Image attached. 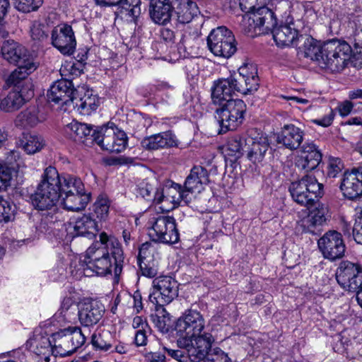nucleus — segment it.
Returning <instances> with one entry per match:
<instances>
[{
  "instance_id": "1",
  "label": "nucleus",
  "mask_w": 362,
  "mask_h": 362,
  "mask_svg": "<svg viewBox=\"0 0 362 362\" xmlns=\"http://www.w3.org/2000/svg\"><path fill=\"white\" fill-rule=\"evenodd\" d=\"M175 329L179 336L177 346L185 350L187 358L192 362L202 361L214 341L211 334L202 333V315L196 310H189L177 320Z\"/></svg>"
},
{
  "instance_id": "2",
  "label": "nucleus",
  "mask_w": 362,
  "mask_h": 362,
  "mask_svg": "<svg viewBox=\"0 0 362 362\" xmlns=\"http://www.w3.org/2000/svg\"><path fill=\"white\" fill-rule=\"evenodd\" d=\"M83 191L84 185L79 178L72 176L60 177L57 169L49 166L42 175V180L32 197V202L36 208L45 210L55 206L61 197Z\"/></svg>"
},
{
  "instance_id": "3",
  "label": "nucleus",
  "mask_w": 362,
  "mask_h": 362,
  "mask_svg": "<svg viewBox=\"0 0 362 362\" xmlns=\"http://www.w3.org/2000/svg\"><path fill=\"white\" fill-rule=\"evenodd\" d=\"M284 5L288 7L287 3H283L276 6L275 11H272L268 7L261 6L245 14L240 22L243 30L251 36L267 33L276 25V20L274 15L281 13V8Z\"/></svg>"
},
{
  "instance_id": "4",
  "label": "nucleus",
  "mask_w": 362,
  "mask_h": 362,
  "mask_svg": "<svg viewBox=\"0 0 362 362\" xmlns=\"http://www.w3.org/2000/svg\"><path fill=\"white\" fill-rule=\"evenodd\" d=\"M351 47L345 42L329 41L322 45L320 66L331 71L342 70L350 58Z\"/></svg>"
},
{
  "instance_id": "5",
  "label": "nucleus",
  "mask_w": 362,
  "mask_h": 362,
  "mask_svg": "<svg viewBox=\"0 0 362 362\" xmlns=\"http://www.w3.org/2000/svg\"><path fill=\"white\" fill-rule=\"evenodd\" d=\"M322 187V184L317 182L315 177L308 174L300 180L293 182L289 187V191L294 202L300 205L308 206L321 196Z\"/></svg>"
},
{
  "instance_id": "6",
  "label": "nucleus",
  "mask_w": 362,
  "mask_h": 362,
  "mask_svg": "<svg viewBox=\"0 0 362 362\" xmlns=\"http://www.w3.org/2000/svg\"><path fill=\"white\" fill-rule=\"evenodd\" d=\"M216 110L221 131L234 130L240 125L244 119L246 105L242 100H229Z\"/></svg>"
},
{
  "instance_id": "7",
  "label": "nucleus",
  "mask_w": 362,
  "mask_h": 362,
  "mask_svg": "<svg viewBox=\"0 0 362 362\" xmlns=\"http://www.w3.org/2000/svg\"><path fill=\"white\" fill-rule=\"evenodd\" d=\"M207 45L216 56L228 59L236 50V42L233 33L224 26L213 29L207 37Z\"/></svg>"
},
{
  "instance_id": "8",
  "label": "nucleus",
  "mask_w": 362,
  "mask_h": 362,
  "mask_svg": "<svg viewBox=\"0 0 362 362\" xmlns=\"http://www.w3.org/2000/svg\"><path fill=\"white\" fill-rule=\"evenodd\" d=\"M85 340V336L79 327H69L61 330L52 336L55 355H70L81 346Z\"/></svg>"
},
{
  "instance_id": "9",
  "label": "nucleus",
  "mask_w": 362,
  "mask_h": 362,
  "mask_svg": "<svg viewBox=\"0 0 362 362\" xmlns=\"http://www.w3.org/2000/svg\"><path fill=\"white\" fill-rule=\"evenodd\" d=\"M94 141L103 150L111 153L122 151L127 145V136L123 131L112 126H103L93 132Z\"/></svg>"
},
{
  "instance_id": "10",
  "label": "nucleus",
  "mask_w": 362,
  "mask_h": 362,
  "mask_svg": "<svg viewBox=\"0 0 362 362\" xmlns=\"http://www.w3.org/2000/svg\"><path fill=\"white\" fill-rule=\"evenodd\" d=\"M148 235L154 242L164 244H173L179 240V233L175 220L172 216H159L153 218Z\"/></svg>"
},
{
  "instance_id": "11",
  "label": "nucleus",
  "mask_w": 362,
  "mask_h": 362,
  "mask_svg": "<svg viewBox=\"0 0 362 362\" xmlns=\"http://www.w3.org/2000/svg\"><path fill=\"white\" fill-rule=\"evenodd\" d=\"M181 190V186L176 183L166 185L160 191H158L154 197V202L160 204L163 211H170L176 208L181 200L186 204L192 201V196Z\"/></svg>"
},
{
  "instance_id": "12",
  "label": "nucleus",
  "mask_w": 362,
  "mask_h": 362,
  "mask_svg": "<svg viewBox=\"0 0 362 362\" xmlns=\"http://www.w3.org/2000/svg\"><path fill=\"white\" fill-rule=\"evenodd\" d=\"M153 292L150 295V300L159 306L170 303L177 296L178 285L170 276H160L153 281Z\"/></svg>"
},
{
  "instance_id": "13",
  "label": "nucleus",
  "mask_w": 362,
  "mask_h": 362,
  "mask_svg": "<svg viewBox=\"0 0 362 362\" xmlns=\"http://www.w3.org/2000/svg\"><path fill=\"white\" fill-rule=\"evenodd\" d=\"M336 279L344 289L356 291L362 285V269L357 264L343 261L337 270Z\"/></svg>"
},
{
  "instance_id": "14",
  "label": "nucleus",
  "mask_w": 362,
  "mask_h": 362,
  "mask_svg": "<svg viewBox=\"0 0 362 362\" xmlns=\"http://www.w3.org/2000/svg\"><path fill=\"white\" fill-rule=\"evenodd\" d=\"M318 247L324 257L330 260L342 257L345 252L342 235L336 230H329L320 238Z\"/></svg>"
},
{
  "instance_id": "15",
  "label": "nucleus",
  "mask_w": 362,
  "mask_h": 362,
  "mask_svg": "<svg viewBox=\"0 0 362 362\" xmlns=\"http://www.w3.org/2000/svg\"><path fill=\"white\" fill-rule=\"evenodd\" d=\"M52 44L64 54L74 53L76 41L71 25L59 24L51 33Z\"/></svg>"
},
{
  "instance_id": "16",
  "label": "nucleus",
  "mask_w": 362,
  "mask_h": 362,
  "mask_svg": "<svg viewBox=\"0 0 362 362\" xmlns=\"http://www.w3.org/2000/svg\"><path fill=\"white\" fill-rule=\"evenodd\" d=\"M340 190L343 195L354 199L362 195V167L346 170L341 179Z\"/></svg>"
},
{
  "instance_id": "17",
  "label": "nucleus",
  "mask_w": 362,
  "mask_h": 362,
  "mask_svg": "<svg viewBox=\"0 0 362 362\" xmlns=\"http://www.w3.org/2000/svg\"><path fill=\"white\" fill-rule=\"evenodd\" d=\"M6 79L8 86H14L22 93L26 92L27 98H31L33 95V86L28 76L35 69L34 63L17 66Z\"/></svg>"
},
{
  "instance_id": "18",
  "label": "nucleus",
  "mask_w": 362,
  "mask_h": 362,
  "mask_svg": "<svg viewBox=\"0 0 362 362\" xmlns=\"http://www.w3.org/2000/svg\"><path fill=\"white\" fill-rule=\"evenodd\" d=\"M239 76L235 79V87L237 92L246 95L257 90L259 78L257 69L252 64H246L239 69Z\"/></svg>"
},
{
  "instance_id": "19",
  "label": "nucleus",
  "mask_w": 362,
  "mask_h": 362,
  "mask_svg": "<svg viewBox=\"0 0 362 362\" xmlns=\"http://www.w3.org/2000/svg\"><path fill=\"white\" fill-rule=\"evenodd\" d=\"M308 214L299 222L303 231L315 233L316 229L327 221L328 209L326 205L317 202L311 204Z\"/></svg>"
},
{
  "instance_id": "20",
  "label": "nucleus",
  "mask_w": 362,
  "mask_h": 362,
  "mask_svg": "<svg viewBox=\"0 0 362 362\" xmlns=\"http://www.w3.org/2000/svg\"><path fill=\"white\" fill-rule=\"evenodd\" d=\"M3 57L11 64L16 66L33 63L31 55L27 49L13 40L5 41L1 47Z\"/></svg>"
},
{
  "instance_id": "21",
  "label": "nucleus",
  "mask_w": 362,
  "mask_h": 362,
  "mask_svg": "<svg viewBox=\"0 0 362 362\" xmlns=\"http://www.w3.org/2000/svg\"><path fill=\"white\" fill-rule=\"evenodd\" d=\"M322 160V153L311 143L304 144L300 148V154L296 160V165L307 172L316 168Z\"/></svg>"
},
{
  "instance_id": "22",
  "label": "nucleus",
  "mask_w": 362,
  "mask_h": 362,
  "mask_svg": "<svg viewBox=\"0 0 362 362\" xmlns=\"http://www.w3.org/2000/svg\"><path fill=\"white\" fill-rule=\"evenodd\" d=\"M103 312L104 308L99 302L84 301L79 304L78 319L84 326H91L99 322Z\"/></svg>"
},
{
  "instance_id": "23",
  "label": "nucleus",
  "mask_w": 362,
  "mask_h": 362,
  "mask_svg": "<svg viewBox=\"0 0 362 362\" xmlns=\"http://www.w3.org/2000/svg\"><path fill=\"white\" fill-rule=\"evenodd\" d=\"M209 175L206 170L201 166L194 167L187 177L185 182L184 192L189 193L188 197L192 196V199L194 197L193 194L199 193L204 186L209 183Z\"/></svg>"
},
{
  "instance_id": "24",
  "label": "nucleus",
  "mask_w": 362,
  "mask_h": 362,
  "mask_svg": "<svg viewBox=\"0 0 362 362\" xmlns=\"http://www.w3.org/2000/svg\"><path fill=\"white\" fill-rule=\"evenodd\" d=\"M90 259L89 267L99 275H105L110 273L112 264L109 253L105 251V247H100L96 250L90 248L88 251Z\"/></svg>"
},
{
  "instance_id": "25",
  "label": "nucleus",
  "mask_w": 362,
  "mask_h": 362,
  "mask_svg": "<svg viewBox=\"0 0 362 362\" xmlns=\"http://www.w3.org/2000/svg\"><path fill=\"white\" fill-rule=\"evenodd\" d=\"M173 10V0H151L149 13L156 23H168L171 19Z\"/></svg>"
},
{
  "instance_id": "26",
  "label": "nucleus",
  "mask_w": 362,
  "mask_h": 362,
  "mask_svg": "<svg viewBox=\"0 0 362 362\" xmlns=\"http://www.w3.org/2000/svg\"><path fill=\"white\" fill-rule=\"evenodd\" d=\"M273 38L279 47H288L297 40L298 33L292 23L272 28Z\"/></svg>"
},
{
  "instance_id": "27",
  "label": "nucleus",
  "mask_w": 362,
  "mask_h": 362,
  "mask_svg": "<svg viewBox=\"0 0 362 362\" xmlns=\"http://www.w3.org/2000/svg\"><path fill=\"white\" fill-rule=\"evenodd\" d=\"M235 80L234 78H226L219 80L213 89L211 98L214 104L221 105L224 104L231 98L235 93Z\"/></svg>"
},
{
  "instance_id": "28",
  "label": "nucleus",
  "mask_w": 362,
  "mask_h": 362,
  "mask_svg": "<svg viewBox=\"0 0 362 362\" xmlns=\"http://www.w3.org/2000/svg\"><path fill=\"white\" fill-rule=\"evenodd\" d=\"M303 139V132L293 124L285 125L278 136V142L289 149H296Z\"/></svg>"
},
{
  "instance_id": "29",
  "label": "nucleus",
  "mask_w": 362,
  "mask_h": 362,
  "mask_svg": "<svg viewBox=\"0 0 362 362\" xmlns=\"http://www.w3.org/2000/svg\"><path fill=\"white\" fill-rule=\"evenodd\" d=\"M173 4L177 20L180 23L191 22L199 12L197 4L192 0H173Z\"/></svg>"
},
{
  "instance_id": "30",
  "label": "nucleus",
  "mask_w": 362,
  "mask_h": 362,
  "mask_svg": "<svg viewBox=\"0 0 362 362\" xmlns=\"http://www.w3.org/2000/svg\"><path fill=\"white\" fill-rule=\"evenodd\" d=\"M73 93L70 81H59L51 86L47 97L49 101L56 103L62 101L66 104L69 101L73 100Z\"/></svg>"
},
{
  "instance_id": "31",
  "label": "nucleus",
  "mask_w": 362,
  "mask_h": 362,
  "mask_svg": "<svg viewBox=\"0 0 362 362\" xmlns=\"http://www.w3.org/2000/svg\"><path fill=\"white\" fill-rule=\"evenodd\" d=\"M66 230L72 237L86 234L93 235L98 230V226L89 216L83 215L77 218L74 223H69Z\"/></svg>"
},
{
  "instance_id": "32",
  "label": "nucleus",
  "mask_w": 362,
  "mask_h": 362,
  "mask_svg": "<svg viewBox=\"0 0 362 362\" xmlns=\"http://www.w3.org/2000/svg\"><path fill=\"white\" fill-rule=\"evenodd\" d=\"M141 145L148 150H157L165 147L177 146V141L171 132H167L144 139L141 141Z\"/></svg>"
},
{
  "instance_id": "33",
  "label": "nucleus",
  "mask_w": 362,
  "mask_h": 362,
  "mask_svg": "<svg viewBox=\"0 0 362 362\" xmlns=\"http://www.w3.org/2000/svg\"><path fill=\"white\" fill-rule=\"evenodd\" d=\"M45 119V114L40 112L38 107H30L18 114L16 122L18 126L29 128L36 126Z\"/></svg>"
},
{
  "instance_id": "34",
  "label": "nucleus",
  "mask_w": 362,
  "mask_h": 362,
  "mask_svg": "<svg viewBox=\"0 0 362 362\" xmlns=\"http://www.w3.org/2000/svg\"><path fill=\"white\" fill-rule=\"evenodd\" d=\"M90 195L86 191L61 197L59 202L64 209L69 211H80L85 209L90 202Z\"/></svg>"
},
{
  "instance_id": "35",
  "label": "nucleus",
  "mask_w": 362,
  "mask_h": 362,
  "mask_svg": "<svg viewBox=\"0 0 362 362\" xmlns=\"http://www.w3.org/2000/svg\"><path fill=\"white\" fill-rule=\"evenodd\" d=\"M65 131L71 137L78 141L83 143L88 141L90 143L94 141L92 136L93 132H92L90 126L86 124L74 121L66 126Z\"/></svg>"
},
{
  "instance_id": "36",
  "label": "nucleus",
  "mask_w": 362,
  "mask_h": 362,
  "mask_svg": "<svg viewBox=\"0 0 362 362\" xmlns=\"http://www.w3.org/2000/svg\"><path fill=\"white\" fill-rule=\"evenodd\" d=\"M18 147L23 148L28 154H34L40 151L45 146L43 138L36 134L24 133L17 142Z\"/></svg>"
},
{
  "instance_id": "37",
  "label": "nucleus",
  "mask_w": 362,
  "mask_h": 362,
  "mask_svg": "<svg viewBox=\"0 0 362 362\" xmlns=\"http://www.w3.org/2000/svg\"><path fill=\"white\" fill-rule=\"evenodd\" d=\"M250 143L251 145L247 153V158L254 163L261 162L269 148L267 138L260 137L257 141L250 139L247 141L248 145Z\"/></svg>"
},
{
  "instance_id": "38",
  "label": "nucleus",
  "mask_w": 362,
  "mask_h": 362,
  "mask_svg": "<svg viewBox=\"0 0 362 362\" xmlns=\"http://www.w3.org/2000/svg\"><path fill=\"white\" fill-rule=\"evenodd\" d=\"M29 99L26 97V92L11 91L6 98L1 100L0 108L6 112H12L20 108Z\"/></svg>"
},
{
  "instance_id": "39",
  "label": "nucleus",
  "mask_w": 362,
  "mask_h": 362,
  "mask_svg": "<svg viewBox=\"0 0 362 362\" xmlns=\"http://www.w3.org/2000/svg\"><path fill=\"white\" fill-rule=\"evenodd\" d=\"M98 103L99 100L96 95H93L92 91L88 90L76 105L78 106L81 114L88 115L98 107Z\"/></svg>"
},
{
  "instance_id": "40",
  "label": "nucleus",
  "mask_w": 362,
  "mask_h": 362,
  "mask_svg": "<svg viewBox=\"0 0 362 362\" xmlns=\"http://www.w3.org/2000/svg\"><path fill=\"white\" fill-rule=\"evenodd\" d=\"M100 241L105 245V250L109 248V245L111 246V253L116 263L122 261L123 251L117 239L112 236L109 237L106 233L103 232L100 234Z\"/></svg>"
},
{
  "instance_id": "41",
  "label": "nucleus",
  "mask_w": 362,
  "mask_h": 362,
  "mask_svg": "<svg viewBox=\"0 0 362 362\" xmlns=\"http://www.w3.org/2000/svg\"><path fill=\"white\" fill-rule=\"evenodd\" d=\"M322 45L313 38H307L304 44V55L305 57L315 61L320 65Z\"/></svg>"
},
{
  "instance_id": "42",
  "label": "nucleus",
  "mask_w": 362,
  "mask_h": 362,
  "mask_svg": "<svg viewBox=\"0 0 362 362\" xmlns=\"http://www.w3.org/2000/svg\"><path fill=\"white\" fill-rule=\"evenodd\" d=\"M55 354L54 346H51V341L47 337H41L38 341H36L35 352L37 355L41 356L46 362L50 361L49 353Z\"/></svg>"
},
{
  "instance_id": "43",
  "label": "nucleus",
  "mask_w": 362,
  "mask_h": 362,
  "mask_svg": "<svg viewBox=\"0 0 362 362\" xmlns=\"http://www.w3.org/2000/svg\"><path fill=\"white\" fill-rule=\"evenodd\" d=\"M91 341L96 349L107 351L111 348L110 333L107 331L95 333L92 335Z\"/></svg>"
},
{
  "instance_id": "44",
  "label": "nucleus",
  "mask_w": 362,
  "mask_h": 362,
  "mask_svg": "<svg viewBox=\"0 0 362 362\" xmlns=\"http://www.w3.org/2000/svg\"><path fill=\"white\" fill-rule=\"evenodd\" d=\"M344 163L339 158L331 157L328 160L327 176L329 178L336 177L344 169Z\"/></svg>"
},
{
  "instance_id": "45",
  "label": "nucleus",
  "mask_w": 362,
  "mask_h": 362,
  "mask_svg": "<svg viewBox=\"0 0 362 362\" xmlns=\"http://www.w3.org/2000/svg\"><path fill=\"white\" fill-rule=\"evenodd\" d=\"M109 208V200L103 196L98 197L94 204V211L97 218L101 220L105 219L108 215Z\"/></svg>"
},
{
  "instance_id": "46",
  "label": "nucleus",
  "mask_w": 362,
  "mask_h": 362,
  "mask_svg": "<svg viewBox=\"0 0 362 362\" xmlns=\"http://www.w3.org/2000/svg\"><path fill=\"white\" fill-rule=\"evenodd\" d=\"M205 362H230L228 355L219 348L209 349L206 356Z\"/></svg>"
},
{
  "instance_id": "47",
  "label": "nucleus",
  "mask_w": 362,
  "mask_h": 362,
  "mask_svg": "<svg viewBox=\"0 0 362 362\" xmlns=\"http://www.w3.org/2000/svg\"><path fill=\"white\" fill-rule=\"evenodd\" d=\"M14 216V206L0 197V222H8Z\"/></svg>"
},
{
  "instance_id": "48",
  "label": "nucleus",
  "mask_w": 362,
  "mask_h": 362,
  "mask_svg": "<svg viewBox=\"0 0 362 362\" xmlns=\"http://www.w3.org/2000/svg\"><path fill=\"white\" fill-rule=\"evenodd\" d=\"M43 0H16V7L23 12H30L37 9Z\"/></svg>"
},
{
  "instance_id": "49",
  "label": "nucleus",
  "mask_w": 362,
  "mask_h": 362,
  "mask_svg": "<svg viewBox=\"0 0 362 362\" xmlns=\"http://www.w3.org/2000/svg\"><path fill=\"white\" fill-rule=\"evenodd\" d=\"M31 37L35 40H43L48 35V28L40 22H35L31 28Z\"/></svg>"
},
{
  "instance_id": "50",
  "label": "nucleus",
  "mask_w": 362,
  "mask_h": 362,
  "mask_svg": "<svg viewBox=\"0 0 362 362\" xmlns=\"http://www.w3.org/2000/svg\"><path fill=\"white\" fill-rule=\"evenodd\" d=\"M11 180V168L0 163V191L6 190L10 186Z\"/></svg>"
},
{
  "instance_id": "51",
  "label": "nucleus",
  "mask_w": 362,
  "mask_h": 362,
  "mask_svg": "<svg viewBox=\"0 0 362 362\" xmlns=\"http://www.w3.org/2000/svg\"><path fill=\"white\" fill-rule=\"evenodd\" d=\"M165 309L162 308L160 313H159V314H162V315H157L156 320V326L162 332H167L170 325V318L169 315L165 314Z\"/></svg>"
},
{
  "instance_id": "52",
  "label": "nucleus",
  "mask_w": 362,
  "mask_h": 362,
  "mask_svg": "<svg viewBox=\"0 0 362 362\" xmlns=\"http://www.w3.org/2000/svg\"><path fill=\"white\" fill-rule=\"evenodd\" d=\"M353 235L355 241L362 244V210L358 212L357 218L353 228Z\"/></svg>"
},
{
  "instance_id": "53",
  "label": "nucleus",
  "mask_w": 362,
  "mask_h": 362,
  "mask_svg": "<svg viewBox=\"0 0 362 362\" xmlns=\"http://www.w3.org/2000/svg\"><path fill=\"white\" fill-rule=\"evenodd\" d=\"M126 4H129L128 7L124 8L128 12V15L136 19L141 13V8L139 6V0H126Z\"/></svg>"
},
{
  "instance_id": "54",
  "label": "nucleus",
  "mask_w": 362,
  "mask_h": 362,
  "mask_svg": "<svg viewBox=\"0 0 362 362\" xmlns=\"http://www.w3.org/2000/svg\"><path fill=\"white\" fill-rule=\"evenodd\" d=\"M354 104L350 100H344L340 103L337 106V110L341 116H347L352 110Z\"/></svg>"
},
{
  "instance_id": "55",
  "label": "nucleus",
  "mask_w": 362,
  "mask_h": 362,
  "mask_svg": "<svg viewBox=\"0 0 362 362\" xmlns=\"http://www.w3.org/2000/svg\"><path fill=\"white\" fill-rule=\"evenodd\" d=\"M257 1V0H239V6L242 11L248 13L257 10V8H255Z\"/></svg>"
},
{
  "instance_id": "56",
  "label": "nucleus",
  "mask_w": 362,
  "mask_h": 362,
  "mask_svg": "<svg viewBox=\"0 0 362 362\" xmlns=\"http://www.w3.org/2000/svg\"><path fill=\"white\" fill-rule=\"evenodd\" d=\"M164 349L170 356L180 362H185V359L187 358V357L185 356V351L174 350L171 349H168L166 347H165Z\"/></svg>"
},
{
  "instance_id": "57",
  "label": "nucleus",
  "mask_w": 362,
  "mask_h": 362,
  "mask_svg": "<svg viewBox=\"0 0 362 362\" xmlns=\"http://www.w3.org/2000/svg\"><path fill=\"white\" fill-rule=\"evenodd\" d=\"M243 144L240 138L234 137L228 141V149L233 152H240L243 148Z\"/></svg>"
},
{
  "instance_id": "58",
  "label": "nucleus",
  "mask_w": 362,
  "mask_h": 362,
  "mask_svg": "<svg viewBox=\"0 0 362 362\" xmlns=\"http://www.w3.org/2000/svg\"><path fill=\"white\" fill-rule=\"evenodd\" d=\"M19 158L20 156L18 152L11 151H10L9 155L4 160H0V163H1L4 165H11L12 168H14L13 165L19 159Z\"/></svg>"
},
{
  "instance_id": "59",
  "label": "nucleus",
  "mask_w": 362,
  "mask_h": 362,
  "mask_svg": "<svg viewBox=\"0 0 362 362\" xmlns=\"http://www.w3.org/2000/svg\"><path fill=\"white\" fill-rule=\"evenodd\" d=\"M147 335L145 329H140L136 332L135 343L137 346H144L146 344Z\"/></svg>"
},
{
  "instance_id": "60",
  "label": "nucleus",
  "mask_w": 362,
  "mask_h": 362,
  "mask_svg": "<svg viewBox=\"0 0 362 362\" xmlns=\"http://www.w3.org/2000/svg\"><path fill=\"white\" fill-rule=\"evenodd\" d=\"M334 117V112L332 110L329 111V113L325 116L322 119H315L313 122L319 125L327 127L331 125Z\"/></svg>"
},
{
  "instance_id": "61",
  "label": "nucleus",
  "mask_w": 362,
  "mask_h": 362,
  "mask_svg": "<svg viewBox=\"0 0 362 362\" xmlns=\"http://www.w3.org/2000/svg\"><path fill=\"white\" fill-rule=\"evenodd\" d=\"M151 244L146 243L142 244L139 249V257L140 258L146 259L148 257V255L150 254Z\"/></svg>"
},
{
  "instance_id": "62",
  "label": "nucleus",
  "mask_w": 362,
  "mask_h": 362,
  "mask_svg": "<svg viewBox=\"0 0 362 362\" xmlns=\"http://www.w3.org/2000/svg\"><path fill=\"white\" fill-rule=\"evenodd\" d=\"M9 6L8 0H0V21L5 16Z\"/></svg>"
},
{
  "instance_id": "63",
  "label": "nucleus",
  "mask_w": 362,
  "mask_h": 362,
  "mask_svg": "<svg viewBox=\"0 0 362 362\" xmlns=\"http://www.w3.org/2000/svg\"><path fill=\"white\" fill-rule=\"evenodd\" d=\"M161 36L165 41H173L175 35L174 33L168 28H163L161 31Z\"/></svg>"
},
{
  "instance_id": "64",
  "label": "nucleus",
  "mask_w": 362,
  "mask_h": 362,
  "mask_svg": "<svg viewBox=\"0 0 362 362\" xmlns=\"http://www.w3.org/2000/svg\"><path fill=\"white\" fill-rule=\"evenodd\" d=\"M151 362H163L165 361V356L156 353H149L147 356Z\"/></svg>"
}]
</instances>
